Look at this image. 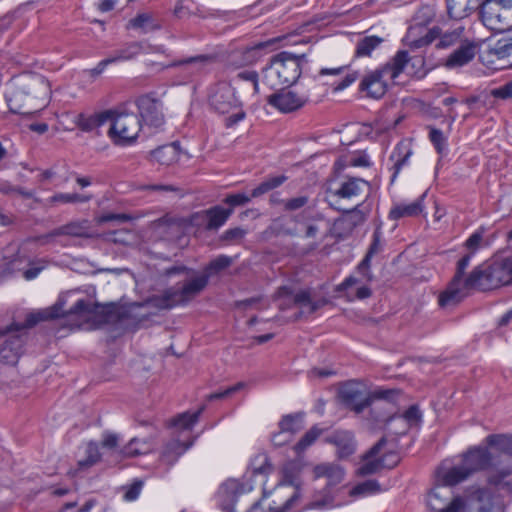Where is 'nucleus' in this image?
<instances>
[{
	"instance_id": "nucleus-1",
	"label": "nucleus",
	"mask_w": 512,
	"mask_h": 512,
	"mask_svg": "<svg viewBox=\"0 0 512 512\" xmlns=\"http://www.w3.org/2000/svg\"><path fill=\"white\" fill-rule=\"evenodd\" d=\"M231 264L232 259L229 256L219 255L208 263L202 275L186 281L181 287L172 286L165 289L160 296L153 299L154 306L159 309H171L188 304L206 288L211 276L225 270Z\"/></svg>"
},
{
	"instance_id": "nucleus-2",
	"label": "nucleus",
	"mask_w": 512,
	"mask_h": 512,
	"mask_svg": "<svg viewBox=\"0 0 512 512\" xmlns=\"http://www.w3.org/2000/svg\"><path fill=\"white\" fill-rule=\"evenodd\" d=\"M512 493V467L503 466L487 477V486L467 496V512H503L502 494Z\"/></svg>"
},
{
	"instance_id": "nucleus-3",
	"label": "nucleus",
	"mask_w": 512,
	"mask_h": 512,
	"mask_svg": "<svg viewBox=\"0 0 512 512\" xmlns=\"http://www.w3.org/2000/svg\"><path fill=\"white\" fill-rule=\"evenodd\" d=\"M503 286H512V275L507 255L497 256L476 266L465 278L464 288L487 292Z\"/></svg>"
},
{
	"instance_id": "nucleus-4",
	"label": "nucleus",
	"mask_w": 512,
	"mask_h": 512,
	"mask_svg": "<svg viewBox=\"0 0 512 512\" xmlns=\"http://www.w3.org/2000/svg\"><path fill=\"white\" fill-rule=\"evenodd\" d=\"M308 63L305 54L295 55L282 51L270 59V63L263 70V83L270 89L290 87L297 82L302 73L303 64Z\"/></svg>"
},
{
	"instance_id": "nucleus-5",
	"label": "nucleus",
	"mask_w": 512,
	"mask_h": 512,
	"mask_svg": "<svg viewBox=\"0 0 512 512\" xmlns=\"http://www.w3.org/2000/svg\"><path fill=\"white\" fill-rule=\"evenodd\" d=\"M410 61L406 50H399L387 63L377 69L368 72L359 84V91L365 93L366 97L381 99L388 90V82L395 80L405 69Z\"/></svg>"
},
{
	"instance_id": "nucleus-6",
	"label": "nucleus",
	"mask_w": 512,
	"mask_h": 512,
	"mask_svg": "<svg viewBox=\"0 0 512 512\" xmlns=\"http://www.w3.org/2000/svg\"><path fill=\"white\" fill-rule=\"evenodd\" d=\"M67 317L85 323L91 329H97L105 324L117 323L125 318V312L115 303H92L87 299H79L67 310Z\"/></svg>"
},
{
	"instance_id": "nucleus-7",
	"label": "nucleus",
	"mask_w": 512,
	"mask_h": 512,
	"mask_svg": "<svg viewBox=\"0 0 512 512\" xmlns=\"http://www.w3.org/2000/svg\"><path fill=\"white\" fill-rule=\"evenodd\" d=\"M315 479L326 478L327 483L324 488L318 491L314 499L305 505V509H324L334 506V501L339 485L344 480L345 471L342 466L337 463H321L313 468Z\"/></svg>"
},
{
	"instance_id": "nucleus-8",
	"label": "nucleus",
	"mask_w": 512,
	"mask_h": 512,
	"mask_svg": "<svg viewBox=\"0 0 512 512\" xmlns=\"http://www.w3.org/2000/svg\"><path fill=\"white\" fill-rule=\"evenodd\" d=\"M397 394L398 391L396 390L377 389L365 396L354 383L345 384L339 391L342 404L356 414H360L366 408L370 407L374 400H386L391 402Z\"/></svg>"
},
{
	"instance_id": "nucleus-9",
	"label": "nucleus",
	"mask_w": 512,
	"mask_h": 512,
	"mask_svg": "<svg viewBox=\"0 0 512 512\" xmlns=\"http://www.w3.org/2000/svg\"><path fill=\"white\" fill-rule=\"evenodd\" d=\"M482 23L494 32L512 27V0H483L478 5Z\"/></svg>"
},
{
	"instance_id": "nucleus-10",
	"label": "nucleus",
	"mask_w": 512,
	"mask_h": 512,
	"mask_svg": "<svg viewBox=\"0 0 512 512\" xmlns=\"http://www.w3.org/2000/svg\"><path fill=\"white\" fill-rule=\"evenodd\" d=\"M211 108L219 114H227L233 109L237 111L225 119L227 128L233 127L246 117L245 111L241 108V102L236 96L235 89L229 84H220L209 98Z\"/></svg>"
},
{
	"instance_id": "nucleus-11",
	"label": "nucleus",
	"mask_w": 512,
	"mask_h": 512,
	"mask_svg": "<svg viewBox=\"0 0 512 512\" xmlns=\"http://www.w3.org/2000/svg\"><path fill=\"white\" fill-rule=\"evenodd\" d=\"M433 19L432 10L429 7L419 10L414 18V23L409 26L403 42L411 49H419L430 45L437 39L438 26L427 28V24Z\"/></svg>"
},
{
	"instance_id": "nucleus-12",
	"label": "nucleus",
	"mask_w": 512,
	"mask_h": 512,
	"mask_svg": "<svg viewBox=\"0 0 512 512\" xmlns=\"http://www.w3.org/2000/svg\"><path fill=\"white\" fill-rule=\"evenodd\" d=\"M280 38H271L266 41L253 43L232 50L227 56V66L238 69L251 66L259 62L264 56L277 48Z\"/></svg>"
},
{
	"instance_id": "nucleus-13",
	"label": "nucleus",
	"mask_w": 512,
	"mask_h": 512,
	"mask_svg": "<svg viewBox=\"0 0 512 512\" xmlns=\"http://www.w3.org/2000/svg\"><path fill=\"white\" fill-rule=\"evenodd\" d=\"M111 127L108 131L109 137L115 144H132L138 137L143 125L135 113H119L113 110V117L109 119Z\"/></svg>"
},
{
	"instance_id": "nucleus-14",
	"label": "nucleus",
	"mask_w": 512,
	"mask_h": 512,
	"mask_svg": "<svg viewBox=\"0 0 512 512\" xmlns=\"http://www.w3.org/2000/svg\"><path fill=\"white\" fill-rule=\"evenodd\" d=\"M29 333L12 323L0 329V361L14 365L24 353Z\"/></svg>"
},
{
	"instance_id": "nucleus-15",
	"label": "nucleus",
	"mask_w": 512,
	"mask_h": 512,
	"mask_svg": "<svg viewBox=\"0 0 512 512\" xmlns=\"http://www.w3.org/2000/svg\"><path fill=\"white\" fill-rule=\"evenodd\" d=\"M473 257V253H467L460 258L456 265V272L448 284L446 290H444L438 299V303L441 307L454 306L460 303L466 296L464 293V275L470 261Z\"/></svg>"
},
{
	"instance_id": "nucleus-16",
	"label": "nucleus",
	"mask_w": 512,
	"mask_h": 512,
	"mask_svg": "<svg viewBox=\"0 0 512 512\" xmlns=\"http://www.w3.org/2000/svg\"><path fill=\"white\" fill-rule=\"evenodd\" d=\"M138 109L141 124L148 128H160L165 123L162 102L154 96V93H148L139 96L135 100Z\"/></svg>"
},
{
	"instance_id": "nucleus-17",
	"label": "nucleus",
	"mask_w": 512,
	"mask_h": 512,
	"mask_svg": "<svg viewBox=\"0 0 512 512\" xmlns=\"http://www.w3.org/2000/svg\"><path fill=\"white\" fill-rule=\"evenodd\" d=\"M365 188L367 190L370 189V183L368 181L357 177L348 178L346 181L341 183L340 187L337 190L330 193L331 199L328 201V203L330 207L337 211H341L347 214L355 212L361 214V212L359 211V207L362 204H358L352 209L345 210L338 205V202L339 199H351L353 197L360 195Z\"/></svg>"
},
{
	"instance_id": "nucleus-18",
	"label": "nucleus",
	"mask_w": 512,
	"mask_h": 512,
	"mask_svg": "<svg viewBox=\"0 0 512 512\" xmlns=\"http://www.w3.org/2000/svg\"><path fill=\"white\" fill-rule=\"evenodd\" d=\"M452 491L437 483L427 494V506L434 512H459L464 507L461 497H454L451 501Z\"/></svg>"
},
{
	"instance_id": "nucleus-19",
	"label": "nucleus",
	"mask_w": 512,
	"mask_h": 512,
	"mask_svg": "<svg viewBox=\"0 0 512 512\" xmlns=\"http://www.w3.org/2000/svg\"><path fill=\"white\" fill-rule=\"evenodd\" d=\"M494 456L487 447L473 446L461 455V464L469 477L476 472L485 471L494 466Z\"/></svg>"
},
{
	"instance_id": "nucleus-20",
	"label": "nucleus",
	"mask_w": 512,
	"mask_h": 512,
	"mask_svg": "<svg viewBox=\"0 0 512 512\" xmlns=\"http://www.w3.org/2000/svg\"><path fill=\"white\" fill-rule=\"evenodd\" d=\"M250 490H252V486L229 479L219 487L216 493L217 505L223 512H235L234 506L238 497Z\"/></svg>"
},
{
	"instance_id": "nucleus-21",
	"label": "nucleus",
	"mask_w": 512,
	"mask_h": 512,
	"mask_svg": "<svg viewBox=\"0 0 512 512\" xmlns=\"http://www.w3.org/2000/svg\"><path fill=\"white\" fill-rule=\"evenodd\" d=\"M308 97L297 93L278 88L275 93L267 97V103L282 113L295 112L306 105Z\"/></svg>"
},
{
	"instance_id": "nucleus-22",
	"label": "nucleus",
	"mask_w": 512,
	"mask_h": 512,
	"mask_svg": "<svg viewBox=\"0 0 512 512\" xmlns=\"http://www.w3.org/2000/svg\"><path fill=\"white\" fill-rule=\"evenodd\" d=\"M273 496L274 498L268 506L270 512H300L306 510L305 507H300L302 499L300 490L288 491L287 487L280 486L275 489Z\"/></svg>"
},
{
	"instance_id": "nucleus-23",
	"label": "nucleus",
	"mask_w": 512,
	"mask_h": 512,
	"mask_svg": "<svg viewBox=\"0 0 512 512\" xmlns=\"http://www.w3.org/2000/svg\"><path fill=\"white\" fill-rule=\"evenodd\" d=\"M469 478L468 473L461 464L447 466L442 463L435 472V483L450 489Z\"/></svg>"
},
{
	"instance_id": "nucleus-24",
	"label": "nucleus",
	"mask_w": 512,
	"mask_h": 512,
	"mask_svg": "<svg viewBox=\"0 0 512 512\" xmlns=\"http://www.w3.org/2000/svg\"><path fill=\"white\" fill-rule=\"evenodd\" d=\"M64 302L58 300L53 306L28 313L24 323H12L14 326L20 327L28 332V329L36 326L38 323L47 320H53L60 317H67V311H63Z\"/></svg>"
},
{
	"instance_id": "nucleus-25",
	"label": "nucleus",
	"mask_w": 512,
	"mask_h": 512,
	"mask_svg": "<svg viewBox=\"0 0 512 512\" xmlns=\"http://www.w3.org/2000/svg\"><path fill=\"white\" fill-rule=\"evenodd\" d=\"M387 445V438L382 437L375 443L363 456V462L357 469V473L361 476L372 475L383 468V460L380 454Z\"/></svg>"
},
{
	"instance_id": "nucleus-26",
	"label": "nucleus",
	"mask_w": 512,
	"mask_h": 512,
	"mask_svg": "<svg viewBox=\"0 0 512 512\" xmlns=\"http://www.w3.org/2000/svg\"><path fill=\"white\" fill-rule=\"evenodd\" d=\"M476 53L477 44L467 38L447 57L445 66L448 68L463 67L475 58Z\"/></svg>"
},
{
	"instance_id": "nucleus-27",
	"label": "nucleus",
	"mask_w": 512,
	"mask_h": 512,
	"mask_svg": "<svg viewBox=\"0 0 512 512\" xmlns=\"http://www.w3.org/2000/svg\"><path fill=\"white\" fill-rule=\"evenodd\" d=\"M325 441L336 446L337 456L340 459L348 458L356 450L354 435L350 431L337 430L326 437Z\"/></svg>"
},
{
	"instance_id": "nucleus-28",
	"label": "nucleus",
	"mask_w": 512,
	"mask_h": 512,
	"mask_svg": "<svg viewBox=\"0 0 512 512\" xmlns=\"http://www.w3.org/2000/svg\"><path fill=\"white\" fill-rule=\"evenodd\" d=\"M425 196L426 193L422 194L411 203H398L393 205L389 211L388 218L390 220L397 221L401 218L419 216L424 210Z\"/></svg>"
},
{
	"instance_id": "nucleus-29",
	"label": "nucleus",
	"mask_w": 512,
	"mask_h": 512,
	"mask_svg": "<svg viewBox=\"0 0 512 512\" xmlns=\"http://www.w3.org/2000/svg\"><path fill=\"white\" fill-rule=\"evenodd\" d=\"M113 117V110H104L99 113H95L93 115H86L84 113H80L75 120L77 127L84 132H91L94 129L101 127L106 122H109V119Z\"/></svg>"
},
{
	"instance_id": "nucleus-30",
	"label": "nucleus",
	"mask_w": 512,
	"mask_h": 512,
	"mask_svg": "<svg viewBox=\"0 0 512 512\" xmlns=\"http://www.w3.org/2000/svg\"><path fill=\"white\" fill-rule=\"evenodd\" d=\"M438 31L440 32L437 35L438 42L436 44V48L438 49H448L458 46L462 41L467 39L464 36L465 27L463 25H457L453 29L447 31H443L438 26Z\"/></svg>"
},
{
	"instance_id": "nucleus-31",
	"label": "nucleus",
	"mask_w": 512,
	"mask_h": 512,
	"mask_svg": "<svg viewBox=\"0 0 512 512\" xmlns=\"http://www.w3.org/2000/svg\"><path fill=\"white\" fill-rule=\"evenodd\" d=\"M191 445L192 443L186 444L177 439L168 441L161 452V462L169 466L175 464L179 457L182 456Z\"/></svg>"
},
{
	"instance_id": "nucleus-32",
	"label": "nucleus",
	"mask_w": 512,
	"mask_h": 512,
	"mask_svg": "<svg viewBox=\"0 0 512 512\" xmlns=\"http://www.w3.org/2000/svg\"><path fill=\"white\" fill-rule=\"evenodd\" d=\"M477 7V0H446L447 13L456 20L469 16Z\"/></svg>"
},
{
	"instance_id": "nucleus-33",
	"label": "nucleus",
	"mask_w": 512,
	"mask_h": 512,
	"mask_svg": "<svg viewBox=\"0 0 512 512\" xmlns=\"http://www.w3.org/2000/svg\"><path fill=\"white\" fill-rule=\"evenodd\" d=\"M302 464L298 461L287 462L282 469L283 486H289L292 490H300L302 486Z\"/></svg>"
},
{
	"instance_id": "nucleus-34",
	"label": "nucleus",
	"mask_w": 512,
	"mask_h": 512,
	"mask_svg": "<svg viewBox=\"0 0 512 512\" xmlns=\"http://www.w3.org/2000/svg\"><path fill=\"white\" fill-rule=\"evenodd\" d=\"M205 215L207 218L205 225L206 230H218L232 215V209H226L220 205H216L206 210Z\"/></svg>"
},
{
	"instance_id": "nucleus-35",
	"label": "nucleus",
	"mask_w": 512,
	"mask_h": 512,
	"mask_svg": "<svg viewBox=\"0 0 512 512\" xmlns=\"http://www.w3.org/2000/svg\"><path fill=\"white\" fill-rule=\"evenodd\" d=\"M150 157L160 165L169 166L179 159L178 146L175 143L160 146L151 151Z\"/></svg>"
},
{
	"instance_id": "nucleus-36",
	"label": "nucleus",
	"mask_w": 512,
	"mask_h": 512,
	"mask_svg": "<svg viewBox=\"0 0 512 512\" xmlns=\"http://www.w3.org/2000/svg\"><path fill=\"white\" fill-rule=\"evenodd\" d=\"M305 412H296L284 415L278 427L289 433L292 437L304 428Z\"/></svg>"
},
{
	"instance_id": "nucleus-37",
	"label": "nucleus",
	"mask_w": 512,
	"mask_h": 512,
	"mask_svg": "<svg viewBox=\"0 0 512 512\" xmlns=\"http://www.w3.org/2000/svg\"><path fill=\"white\" fill-rule=\"evenodd\" d=\"M422 414L417 405H411L402 415H392L388 416L385 419V422L388 424L392 421L399 420L404 423V427L401 431L397 432V434L404 435L409 430L412 423H416L421 421Z\"/></svg>"
},
{
	"instance_id": "nucleus-38",
	"label": "nucleus",
	"mask_w": 512,
	"mask_h": 512,
	"mask_svg": "<svg viewBox=\"0 0 512 512\" xmlns=\"http://www.w3.org/2000/svg\"><path fill=\"white\" fill-rule=\"evenodd\" d=\"M86 222H70L60 227H57L50 231L46 237H58V236H74L84 237L87 236Z\"/></svg>"
},
{
	"instance_id": "nucleus-39",
	"label": "nucleus",
	"mask_w": 512,
	"mask_h": 512,
	"mask_svg": "<svg viewBox=\"0 0 512 512\" xmlns=\"http://www.w3.org/2000/svg\"><path fill=\"white\" fill-rule=\"evenodd\" d=\"M383 42V38L371 35L358 40L355 49V57H369L371 53Z\"/></svg>"
},
{
	"instance_id": "nucleus-40",
	"label": "nucleus",
	"mask_w": 512,
	"mask_h": 512,
	"mask_svg": "<svg viewBox=\"0 0 512 512\" xmlns=\"http://www.w3.org/2000/svg\"><path fill=\"white\" fill-rule=\"evenodd\" d=\"M293 300L296 305L302 308L300 314H313L324 304L322 301H312L308 290H301L297 292L294 295Z\"/></svg>"
},
{
	"instance_id": "nucleus-41",
	"label": "nucleus",
	"mask_w": 512,
	"mask_h": 512,
	"mask_svg": "<svg viewBox=\"0 0 512 512\" xmlns=\"http://www.w3.org/2000/svg\"><path fill=\"white\" fill-rule=\"evenodd\" d=\"M204 409L205 406H201L196 411H186L178 414L171 420V425L181 429H191L198 422L199 417Z\"/></svg>"
},
{
	"instance_id": "nucleus-42",
	"label": "nucleus",
	"mask_w": 512,
	"mask_h": 512,
	"mask_svg": "<svg viewBox=\"0 0 512 512\" xmlns=\"http://www.w3.org/2000/svg\"><path fill=\"white\" fill-rule=\"evenodd\" d=\"M142 50L143 46L140 42H130L125 44L122 48L116 50L110 57L114 63L128 61L139 55Z\"/></svg>"
},
{
	"instance_id": "nucleus-43",
	"label": "nucleus",
	"mask_w": 512,
	"mask_h": 512,
	"mask_svg": "<svg viewBox=\"0 0 512 512\" xmlns=\"http://www.w3.org/2000/svg\"><path fill=\"white\" fill-rule=\"evenodd\" d=\"M488 446L495 447L499 452L512 456V436L491 434L485 439Z\"/></svg>"
},
{
	"instance_id": "nucleus-44",
	"label": "nucleus",
	"mask_w": 512,
	"mask_h": 512,
	"mask_svg": "<svg viewBox=\"0 0 512 512\" xmlns=\"http://www.w3.org/2000/svg\"><path fill=\"white\" fill-rule=\"evenodd\" d=\"M101 460V453L96 442L90 441L85 449V457L78 460V468L80 470L90 468Z\"/></svg>"
},
{
	"instance_id": "nucleus-45",
	"label": "nucleus",
	"mask_w": 512,
	"mask_h": 512,
	"mask_svg": "<svg viewBox=\"0 0 512 512\" xmlns=\"http://www.w3.org/2000/svg\"><path fill=\"white\" fill-rule=\"evenodd\" d=\"M286 180L287 177L285 175H278L267 178L251 191L250 196L251 198L260 197L261 195L266 194L275 188H278Z\"/></svg>"
},
{
	"instance_id": "nucleus-46",
	"label": "nucleus",
	"mask_w": 512,
	"mask_h": 512,
	"mask_svg": "<svg viewBox=\"0 0 512 512\" xmlns=\"http://www.w3.org/2000/svg\"><path fill=\"white\" fill-rule=\"evenodd\" d=\"M380 484L375 479L365 480L357 485H355L349 492L350 496L358 497V496H366L380 492Z\"/></svg>"
},
{
	"instance_id": "nucleus-47",
	"label": "nucleus",
	"mask_w": 512,
	"mask_h": 512,
	"mask_svg": "<svg viewBox=\"0 0 512 512\" xmlns=\"http://www.w3.org/2000/svg\"><path fill=\"white\" fill-rule=\"evenodd\" d=\"M322 430L316 425L311 427L295 444L294 450L297 455L302 454L308 447H310L317 438L321 435Z\"/></svg>"
},
{
	"instance_id": "nucleus-48",
	"label": "nucleus",
	"mask_w": 512,
	"mask_h": 512,
	"mask_svg": "<svg viewBox=\"0 0 512 512\" xmlns=\"http://www.w3.org/2000/svg\"><path fill=\"white\" fill-rule=\"evenodd\" d=\"M149 450V445L145 441L138 438H132L123 448L122 454L126 457H136L145 454Z\"/></svg>"
},
{
	"instance_id": "nucleus-49",
	"label": "nucleus",
	"mask_w": 512,
	"mask_h": 512,
	"mask_svg": "<svg viewBox=\"0 0 512 512\" xmlns=\"http://www.w3.org/2000/svg\"><path fill=\"white\" fill-rule=\"evenodd\" d=\"M92 198L91 195H84L78 193H56L52 197H50V202L56 203H85L90 201Z\"/></svg>"
},
{
	"instance_id": "nucleus-50",
	"label": "nucleus",
	"mask_w": 512,
	"mask_h": 512,
	"mask_svg": "<svg viewBox=\"0 0 512 512\" xmlns=\"http://www.w3.org/2000/svg\"><path fill=\"white\" fill-rule=\"evenodd\" d=\"M429 140L438 154L443 155L447 151V138L442 130L436 127H429Z\"/></svg>"
},
{
	"instance_id": "nucleus-51",
	"label": "nucleus",
	"mask_w": 512,
	"mask_h": 512,
	"mask_svg": "<svg viewBox=\"0 0 512 512\" xmlns=\"http://www.w3.org/2000/svg\"><path fill=\"white\" fill-rule=\"evenodd\" d=\"M251 465L253 475L268 474L272 470V465L269 461V458L265 454L256 456Z\"/></svg>"
},
{
	"instance_id": "nucleus-52",
	"label": "nucleus",
	"mask_w": 512,
	"mask_h": 512,
	"mask_svg": "<svg viewBox=\"0 0 512 512\" xmlns=\"http://www.w3.org/2000/svg\"><path fill=\"white\" fill-rule=\"evenodd\" d=\"M251 199V196L245 193H235L228 194L224 198L223 202L229 206L227 209H232L233 212L235 207L244 206L248 204L251 201Z\"/></svg>"
},
{
	"instance_id": "nucleus-53",
	"label": "nucleus",
	"mask_w": 512,
	"mask_h": 512,
	"mask_svg": "<svg viewBox=\"0 0 512 512\" xmlns=\"http://www.w3.org/2000/svg\"><path fill=\"white\" fill-rule=\"evenodd\" d=\"M490 95L497 100H512V79L490 90Z\"/></svg>"
},
{
	"instance_id": "nucleus-54",
	"label": "nucleus",
	"mask_w": 512,
	"mask_h": 512,
	"mask_svg": "<svg viewBox=\"0 0 512 512\" xmlns=\"http://www.w3.org/2000/svg\"><path fill=\"white\" fill-rule=\"evenodd\" d=\"M281 204H283L285 211H296L304 206H306L309 202V197L305 195L297 196L290 199H281Z\"/></svg>"
},
{
	"instance_id": "nucleus-55",
	"label": "nucleus",
	"mask_w": 512,
	"mask_h": 512,
	"mask_svg": "<svg viewBox=\"0 0 512 512\" xmlns=\"http://www.w3.org/2000/svg\"><path fill=\"white\" fill-rule=\"evenodd\" d=\"M493 49L498 58L510 56L512 54V39L506 37L499 39Z\"/></svg>"
},
{
	"instance_id": "nucleus-56",
	"label": "nucleus",
	"mask_w": 512,
	"mask_h": 512,
	"mask_svg": "<svg viewBox=\"0 0 512 512\" xmlns=\"http://www.w3.org/2000/svg\"><path fill=\"white\" fill-rule=\"evenodd\" d=\"M412 154L413 151L410 144L405 141H400L394 147L389 159L394 162L399 158L411 157Z\"/></svg>"
},
{
	"instance_id": "nucleus-57",
	"label": "nucleus",
	"mask_w": 512,
	"mask_h": 512,
	"mask_svg": "<svg viewBox=\"0 0 512 512\" xmlns=\"http://www.w3.org/2000/svg\"><path fill=\"white\" fill-rule=\"evenodd\" d=\"M381 460H383V468L392 469L394 468L400 461L399 454L394 450H386L383 448L382 453L380 454Z\"/></svg>"
},
{
	"instance_id": "nucleus-58",
	"label": "nucleus",
	"mask_w": 512,
	"mask_h": 512,
	"mask_svg": "<svg viewBox=\"0 0 512 512\" xmlns=\"http://www.w3.org/2000/svg\"><path fill=\"white\" fill-rule=\"evenodd\" d=\"M243 387H244V383L238 382L235 385L230 386V387H228L226 389H223L221 391H217L215 393H211L208 396V399L210 401H212V400H218V399H224V398L230 397L232 394L238 392Z\"/></svg>"
},
{
	"instance_id": "nucleus-59",
	"label": "nucleus",
	"mask_w": 512,
	"mask_h": 512,
	"mask_svg": "<svg viewBox=\"0 0 512 512\" xmlns=\"http://www.w3.org/2000/svg\"><path fill=\"white\" fill-rule=\"evenodd\" d=\"M238 79L243 81H249L253 84V89L255 93L259 92V74L255 70H245L241 71L236 76Z\"/></svg>"
},
{
	"instance_id": "nucleus-60",
	"label": "nucleus",
	"mask_w": 512,
	"mask_h": 512,
	"mask_svg": "<svg viewBox=\"0 0 512 512\" xmlns=\"http://www.w3.org/2000/svg\"><path fill=\"white\" fill-rule=\"evenodd\" d=\"M215 57L213 55L201 54L194 57H189L179 62V65L183 64H199L201 67L213 63Z\"/></svg>"
},
{
	"instance_id": "nucleus-61",
	"label": "nucleus",
	"mask_w": 512,
	"mask_h": 512,
	"mask_svg": "<svg viewBox=\"0 0 512 512\" xmlns=\"http://www.w3.org/2000/svg\"><path fill=\"white\" fill-rule=\"evenodd\" d=\"M482 240L483 231L477 230L465 241V247L471 251L470 253L474 254L480 248Z\"/></svg>"
},
{
	"instance_id": "nucleus-62",
	"label": "nucleus",
	"mask_w": 512,
	"mask_h": 512,
	"mask_svg": "<svg viewBox=\"0 0 512 512\" xmlns=\"http://www.w3.org/2000/svg\"><path fill=\"white\" fill-rule=\"evenodd\" d=\"M132 220V216L126 213H105L101 215L98 219L99 223H107L111 221L116 222H128Z\"/></svg>"
},
{
	"instance_id": "nucleus-63",
	"label": "nucleus",
	"mask_w": 512,
	"mask_h": 512,
	"mask_svg": "<svg viewBox=\"0 0 512 512\" xmlns=\"http://www.w3.org/2000/svg\"><path fill=\"white\" fill-rule=\"evenodd\" d=\"M371 267V259L369 256H364V258L361 260V262L357 265V272L362 275V277L368 281L371 282L373 280V275L370 270Z\"/></svg>"
},
{
	"instance_id": "nucleus-64",
	"label": "nucleus",
	"mask_w": 512,
	"mask_h": 512,
	"mask_svg": "<svg viewBox=\"0 0 512 512\" xmlns=\"http://www.w3.org/2000/svg\"><path fill=\"white\" fill-rule=\"evenodd\" d=\"M244 236L245 230L240 227H235L226 230L221 236V239L227 242H233L241 240L242 238H244Z\"/></svg>"
}]
</instances>
